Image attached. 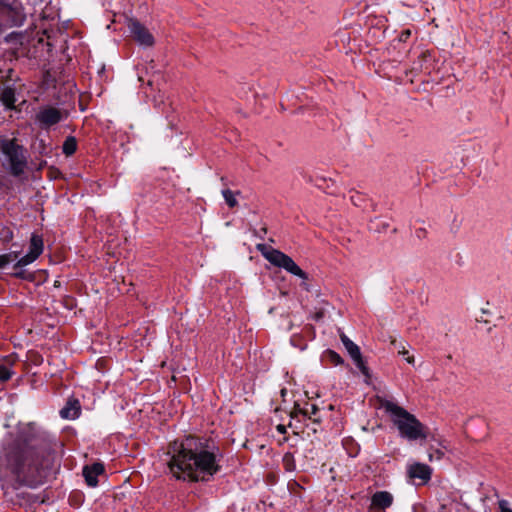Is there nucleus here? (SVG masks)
<instances>
[{"mask_svg":"<svg viewBox=\"0 0 512 512\" xmlns=\"http://www.w3.org/2000/svg\"><path fill=\"white\" fill-rule=\"evenodd\" d=\"M406 361L409 363V364H414L415 360H414V357L413 356H407L406 358Z\"/></svg>","mask_w":512,"mask_h":512,"instance_id":"obj_29","label":"nucleus"},{"mask_svg":"<svg viewBox=\"0 0 512 512\" xmlns=\"http://www.w3.org/2000/svg\"><path fill=\"white\" fill-rule=\"evenodd\" d=\"M283 463L287 470L292 471L295 469L294 457L291 453H286L284 455Z\"/></svg>","mask_w":512,"mask_h":512,"instance_id":"obj_19","label":"nucleus"},{"mask_svg":"<svg viewBox=\"0 0 512 512\" xmlns=\"http://www.w3.org/2000/svg\"><path fill=\"white\" fill-rule=\"evenodd\" d=\"M0 150L3 155L2 165L13 176H20L27 166L25 149L17 143L15 138L9 139L0 136Z\"/></svg>","mask_w":512,"mask_h":512,"instance_id":"obj_4","label":"nucleus"},{"mask_svg":"<svg viewBox=\"0 0 512 512\" xmlns=\"http://www.w3.org/2000/svg\"><path fill=\"white\" fill-rule=\"evenodd\" d=\"M498 506H499L500 512H512V509L509 507V502L507 500H504V499L499 500Z\"/></svg>","mask_w":512,"mask_h":512,"instance_id":"obj_25","label":"nucleus"},{"mask_svg":"<svg viewBox=\"0 0 512 512\" xmlns=\"http://www.w3.org/2000/svg\"><path fill=\"white\" fill-rule=\"evenodd\" d=\"M380 406L390 413L400 435L410 441L427 438V428L411 413L396 403L380 399Z\"/></svg>","mask_w":512,"mask_h":512,"instance_id":"obj_3","label":"nucleus"},{"mask_svg":"<svg viewBox=\"0 0 512 512\" xmlns=\"http://www.w3.org/2000/svg\"><path fill=\"white\" fill-rule=\"evenodd\" d=\"M7 72H8L9 74H11V73H12V69L8 68V69H7Z\"/></svg>","mask_w":512,"mask_h":512,"instance_id":"obj_31","label":"nucleus"},{"mask_svg":"<svg viewBox=\"0 0 512 512\" xmlns=\"http://www.w3.org/2000/svg\"><path fill=\"white\" fill-rule=\"evenodd\" d=\"M168 467L177 479L207 481L219 470L216 454L206 441L188 436L169 445Z\"/></svg>","mask_w":512,"mask_h":512,"instance_id":"obj_1","label":"nucleus"},{"mask_svg":"<svg viewBox=\"0 0 512 512\" xmlns=\"http://www.w3.org/2000/svg\"><path fill=\"white\" fill-rule=\"evenodd\" d=\"M129 29L137 42L144 46H152L154 38L152 34L138 21L133 20L129 23Z\"/></svg>","mask_w":512,"mask_h":512,"instance_id":"obj_9","label":"nucleus"},{"mask_svg":"<svg viewBox=\"0 0 512 512\" xmlns=\"http://www.w3.org/2000/svg\"><path fill=\"white\" fill-rule=\"evenodd\" d=\"M392 344L398 349V353L400 355L406 356L408 354L405 342H397L396 340H392Z\"/></svg>","mask_w":512,"mask_h":512,"instance_id":"obj_21","label":"nucleus"},{"mask_svg":"<svg viewBox=\"0 0 512 512\" xmlns=\"http://www.w3.org/2000/svg\"><path fill=\"white\" fill-rule=\"evenodd\" d=\"M6 361L8 364H0V382L8 381L14 373L9 367L13 362L10 360Z\"/></svg>","mask_w":512,"mask_h":512,"instance_id":"obj_17","label":"nucleus"},{"mask_svg":"<svg viewBox=\"0 0 512 512\" xmlns=\"http://www.w3.org/2000/svg\"><path fill=\"white\" fill-rule=\"evenodd\" d=\"M43 252V239L41 236L33 234L30 239L29 252L16 261V268L25 267L34 262Z\"/></svg>","mask_w":512,"mask_h":512,"instance_id":"obj_7","label":"nucleus"},{"mask_svg":"<svg viewBox=\"0 0 512 512\" xmlns=\"http://www.w3.org/2000/svg\"><path fill=\"white\" fill-rule=\"evenodd\" d=\"M77 149V141L75 137L69 136L63 143V153L66 156H71Z\"/></svg>","mask_w":512,"mask_h":512,"instance_id":"obj_16","label":"nucleus"},{"mask_svg":"<svg viewBox=\"0 0 512 512\" xmlns=\"http://www.w3.org/2000/svg\"><path fill=\"white\" fill-rule=\"evenodd\" d=\"M328 356H329L330 360H331L335 365H339V364H342V363H343V360H342L341 356H340L338 353H336V352H334V351H332V350H329V351H328Z\"/></svg>","mask_w":512,"mask_h":512,"instance_id":"obj_23","label":"nucleus"},{"mask_svg":"<svg viewBox=\"0 0 512 512\" xmlns=\"http://www.w3.org/2000/svg\"><path fill=\"white\" fill-rule=\"evenodd\" d=\"M321 316H322V313H317V314H316V317H317V318H320Z\"/></svg>","mask_w":512,"mask_h":512,"instance_id":"obj_30","label":"nucleus"},{"mask_svg":"<svg viewBox=\"0 0 512 512\" xmlns=\"http://www.w3.org/2000/svg\"><path fill=\"white\" fill-rule=\"evenodd\" d=\"M0 100L6 108L12 109L15 103V93L12 88H5L0 95Z\"/></svg>","mask_w":512,"mask_h":512,"instance_id":"obj_14","label":"nucleus"},{"mask_svg":"<svg viewBox=\"0 0 512 512\" xmlns=\"http://www.w3.org/2000/svg\"><path fill=\"white\" fill-rule=\"evenodd\" d=\"M13 270H14V272L12 273V275L14 277L22 278V279H25L27 277V273H26V270L24 269V267H21V268L17 269L16 268V263L13 266Z\"/></svg>","mask_w":512,"mask_h":512,"instance_id":"obj_24","label":"nucleus"},{"mask_svg":"<svg viewBox=\"0 0 512 512\" xmlns=\"http://www.w3.org/2000/svg\"><path fill=\"white\" fill-rule=\"evenodd\" d=\"M318 411V408L316 405L314 404H311V405H308L307 408L303 409V410H300V412L304 415V416H308L309 418L311 417V415H314L316 414V412Z\"/></svg>","mask_w":512,"mask_h":512,"instance_id":"obj_22","label":"nucleus"},{"mask_svg":"<svg viewBox=\"0 0 512 512\" xmlns=\"http://www.w3.org/2000/svg\"><path fill=\"white\" fill-rule=\"evenodd\" d=\"M20 251H11L9 253L1 254L0 255V269L5 268L7 265L14 261H18L20 258Z\"/></svg>","mask_w":512,"mask_h":512,"instance_id":"obj_15","label":"nucleus"},{"mask_svg":"<svg viewBox=\"0 0 512 512\" xmlns=\"http://www.w3.org/2000/svg\"><path fill=\"white\" fill-rule=\"evenodd\" d=\"M257 249L272 265L283 268L287 272L301 279L306 280L308 278L306 272H304L290 256L286 255L280 250L267 247L265 244H258Z\"/></svg>","mask_w":512,"mask_h":512,"instance_id":"obj_5","label":"nucleus"},{"mask_svg":"<svg viewBox=\"0 0 512 512\" xmlns=\"http://www.w3.org/2000/svg\"><path fill=\"white\" fill-rule=\"evenodd\" d=\"M67 114L62 110L53 106L41 107L35 114V122L42 128L48 129L53 125L61 122L66 118Z\"/></svg>","mask_w":512,"mask_h":512,"instance_id":"obj_6","label":"nucleus"},{"mask_svg":"<svg viewBox=\"0 0 512 512\" xmlns=\"http://www.w3.org/2000/svg\"><path fill=\"white\" fill-rule=\"evenodd\" d=\"M341 341L349 353L350 357L353 359L355 365L359 368V370L364 374L368 375V368L365 365L360 348L356 345L352 340H350L345 334L341 335Z\"/></svg>","mask_w":512,"mask_h":512,"instance_id":"obj_8","label":"nucleus"},{"mask_svg":"<svg viewBox=\"0 0 512 512\" xmlns=\"http://www.w3.org/2000/svg\"><path fill=\"white\" fill-rule=\"evenodd\" d=\"M410 35H411L410 30L402 31L399 36V39H400V41H406L410 37Z\"/></svg>","mask_w":512,"mask_h":512,"instance_id":"obj_27","label":"nucleus"},{"mask_svg":"<svg viewBox=\"0 0 512 512\" xmlns=\"http://www.w3.org/2000/svg\"><path fill=\"white\" fill-rule=\"evenodd\" d=\"M222 195L229 207L233 208L237 206L238 202L233 191L230 189L223 190Z\"/></svg>","mask_w":512,"mask_h":512,"instance_id":"obj_18","label":"nucleus"},{"mask_svg":"<svg viewBox=\"0 0 512 512\" xmlns=\"http://www.w3.org/2000/svg\"><path fill=\"white\" fill-rule=\"evenodd\" d=\"M444 456V452L441 450V449H433L431 448L430 452H429V460L430 461H434V460H441Z\"/></svg>","mask_w":512,"mask_h":512,"instance_id":"obj_20","label":"nucleus"},{"mask_svg":"<svg viewBox=\"0 0 512 512\" xmlns=\"http://www.w3.org/2000/svg\"><path fill=\"white\" fill-rule=\"evenodd\" d=\"M1 237L4 241H9L13 238V234L10 230H6L4 233L1 234Z\"/></svg>","mask_w":512,"mask_h":512,"instance_id":"obj_26","label":"nucleus"},{"mask_svg":"<svg viewBox=\"0 0 512 512\" xmlns=\"http://www.w3.org/2000/svg\"><path fill=\"white\" fill-rule=\"evenodd\" d=\"M276 429L281 434H285L286 433V426L283 425V424L277 425Z\"/></svg>","mask_w":512,"mask_h":512,"instance_id":"obj_28","label":"nucleus"},{"mask_svg":"<svg viewBox=\"0 0 512 512\" xmlns=\"http://www.w3.org/2000/svg\"><path fill=\"white\" fill-rule=\"evenodd\" d=\"M47 443L32 425L23 428L6 453L7 466L18 478L42 476L48 467Z\"/></svg>","mask_w":512,"mask_h":512,"instance_id":"obj_2","label":"nucleus"},{"mask_svg":"<svg viewBox=\"0 0 512 512\" xmlns=\"http://www.w3.org/2000/svg\"><path fill=\"white\" fill-rule=\"evenodd\" d=\"M393 502V496L387 491L376 492L371 499L369 512H382V510L390 507Z\"/></svg>","mask_w":512,"mask_h":512,"instance_id":"obj_10","label":"nucleus"},{"mask_svg":"<svg viewBox=\"0 0 512 512\" xmlns=\"http://www.w3.org/2000/svg\"><path fill=\"white\" fill-rule=\"evenodd\" d=\"M432 470L426 464L415 463L409 467L408 474L410 478L420 479L423 483H426L431 478Z\"/></svg>","mask_w":512,"mask_h":512,"instance_id":"obj_12","label":"nucleus"},{"mask_svg":"<svg viewBox=\"0 0 512 512\" xmlns=\"http://www.w3.org/2000/svg\"><path fill=\"white\" fill-rule=\"evenodd\" d=\"M80 405L78 400H69L65 407L60 411V415L64 419H75L78 417Z\"/></svg>","mask_w":512,"mask_h":512,"instance_id":"obj_13","label":"nucleus"},{"mask_svg":"<svg viewBox=\"0 0 512 512\" xmlns=\"http://www.w3.org/2000/svg\"><path fill=\"white\" fill-rule=\"evenodd\" d=\"M104 473V465L102 463H94L86 465L83 468V476L88 486L96 487L98 484L97 477Z\"/></svg>","mask_w":512,"mask_h":512,"instance_id":"obj_11","label":"nucleus"}]
</instances>
